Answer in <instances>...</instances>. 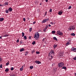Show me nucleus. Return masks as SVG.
<instances>
[{
	"mask_svg": "<svg viewBox=\"0 0 76 76\" xmlns=\"http://www.w3.org/2000/svg\"><path fill=\"white\" fill-rule=\"evenodd\" d=\"M62 13H63V12L61 11H59L58 12V15H62Z\"/></svg>",
	"mask_w": 76,
	"mask_h": 76,
	"instance_id": "12",
	"label": "nucleus"
},
{
	"mask_svg": "<svg viewBox=\"0 0 76 76\" xmlns=\"http://www.w3.org/2000/svg\"><path fill=\"white\" fill-rule=\"evenodd\" d=\"M45 45H44L43 46V47H45Z\"/></svg>",
	"mask_w": 76,
	"mask_h": 76,
	"instance_id": "55",
	"label": "nucleus"
},
{
	"mask_svg": "<svg viewBox=\"0 0 76 76\" xmlns=\"http://www.w3.org/2000/svg\"><path fill=\"white\" fill-rule=\"evenodd\" d=\"M48 25H47L43 29V31H44V32H45V31H46V30H47V29L48 28Z\"/></svg>",
	"mask_w": 76,
	"mask_h": 76,
	"instance_id": "9",
	"label": "nucleus"
},
{
	"mask_svg": "<svg viewBox=\"0 0 76 76\" xmlns=\"http://www.w3.org/2000/svg\"><path fill=\"white\" fill-rule=\"evenodd\" d=\"M54 50H52L50 51V53H49V57L50 60L53 58V56H54Z\"/></svg>",
	"mask_w": 76,
	"mask_h": 76,
	"instance_id": "1",
	"label": "nucleus"
},
{
	"mask_svg": "<svg viewBox=\"0 0 76 76\" xmlns=\"http://www.w3.org/2000/svg\"><path fill=\"white\" fill-rule=\"evenodd\" d=\"M2 38V37H1H1H0V39H1Z\"/></svg>",
	"mask_w": 76,
	"mask_h": 76,
	"instance_id": "52",
	"label": "nucleus"
},
{
	"mask_svg": "<svg viewBox=\"0 0 76 76\" xmlns=\"http://www.w3.org/2000/svg\"><path fill=\"white\" fill-rule=\"evenodd\" d=\"M34 38L36 40L38 39V38H39V33H38V32L36 33L35 34Z\"/></svg>",
	"mask_w": 76,
	"mask_h": 76,
	"instance_id": "2",
	"label": "nucleus"
},
{
	"mask_svg": "<svg viewBox=\"0 0 76 76\" xmlns=\"http://www.w3.org/2000/svg\"><path fill=\"white\" fill-rule=\"evenodd\" d=\"M23 42H22V40H21L20 41V44H22Z\"/></svg>",
	"mask_w": 76,
	"mask_h": 76,
	"instance_id": "39",
	"label": "nucleus"
},
{
	"mask_svg": "<svg viewBox=\"0 0 76 76\" xmlns=\"http://www.w3.org/2000/svg\"><path fill=\"white\" fill-rule=\"evenodd\" d=\"M72 36H75V34L74 33H72L71 34Z\"/></svg>",
	"mask_w": 76,
	"mask_h": 76,
	"instance_id": "21",
	"label": "nucleus"
},
{
	"mask_svg": "<svg viewBox=\"0 0 76 76\" xmlns=\"http://www.w3.org/2000/svg\"><path fill=\"white\" fill-rule=\"evenodd\" d=\"M52 12V9H50V10L49 12Z\"/></svg>",
	"mask_w": 76,
	"mask_h": 76,
	"instance_id": "36",
	"label": "nucleus"
},
{
	"mask_svg": "<svg viewBox=\"0 0 76 76\" xmlns=\"http://www.w3.org/2000/svg\"><path fill=\"white\" fill-rule=\"evenodd\" d=\"M2 64H1L0 65V67L1 68H2V67H3L2 66Z\"/></svg>",
	"mask_w": 76,
	"mask_h": 76,
	"instance_id": "41",
	"label": "nucleus"
},
{
	"mask_svg": "<svg viewBox=\"0 0 76 76\" xmlns=\"http://www.w3.org/2000/svg\"><path fill=\"white\" fill-rule=\"evenodd\" d=\"M42 3H40V5H42Z\"/></svg>",
	"mask_w": 76,
	"mask_h": 76,
	"instance_id": "53",
	"label": "nucleus"
},
{
	"mask_svg": "<svg viewBox=\"0 0 76 76\" xmlns=\"http://www.w3.org/2000/svg\"><path fill=\"white\" fill-rule=\"evenodd\" d=\"M34 52H35V50L34 49L32 51H31V53L32 54H33V53H34Z\"/></svg>",
	"mask_w": 76,
	"mask_h": 76,
	"instance_id": "31",
	"label": "nucleus"
},
{
	"mask_svg": "<svg viewBox=\"0 0 76 76\" xmlns=\"http://www.w3.org/2000/svg\"><path fill=\"white\" fill-rule=\"evenodd\" d=\"M3 5H2L0 4V7H3Z\"/></svg>",
	"mask_w": 76,
	"mask_h": 76,
	"instance_id": "45",
	"label": "nucleus"
},
{
	"mask_svg": "<svg viewBox=\"0 0 76 76\" xmlns=\"http://www.w3.org/2000/svg\"><path fill=\"white\" fill-rule=\"evenodd\" d=\"M75 76H76V73H75Z\"/></svg>",
	"mask_w": 76,
	"mask_h": 76,
	"instance_id": "54",
	"label": "nucleus"
},
{
	"mask_svg": "<svg viewBox=\"0 0 76 76\" xmlns=\"http://www.w3.org/2000/svg\"><path fill=\"white\" fill-rule=\"evenodd\" d=\"M49 20V18H47L46 19H44L42 21V23H45L47 21H48Z\"/></svg>",
	"mask_w": 76,
	"mask_h": 76,
	"instance_id": "5",
	"label": "nucleus"
},
{
	"mask_svg": "<svg viewBox=\"0 0 76 76\" xmlns=\"http://www.w3.org/2000/svg\"><path fill=\"white\" fill-rule=\"evenodd\" d=\"M75 27L74 26H71L68 28V30L69 31H71V30H75Z\"/></svg>",
	"mask_w": 76,
	"mask_h": 76,
	"instance_id": "4",
	"label": "nucleus"
},
{
	"mask_svg": "<svg viewBox=\"0 0 76 76\" xmlns=\"http://www.w3.org/2000/svg\"><path fill=\"white\" fill-rule=\"evenodd\" d=\"M28 52H26L25 53V56H27V55H28Z\"/></svg>",
	"mask_w": 76,
	"mask_h": 76,
	"instance_id": "27",
	"label": "nucleus"
},
{
	"mask_svg": "<svg viewBox=\"0 0 76 76\" xmlns=\"http://www.w3.org/2000/svg\"><path fill=\"white\" fill-rule=\"evenodd\" d=\"M20 52H22V51H25V49H24V48H23L20 49Z\"/></svg>",
	"mask_w": 76,
	"mask_h": 76,
	"instance_id": "11",
	"label": "nucleus"
},
{
	"mask_svg": "<svg viewBox=\"0 0 76 76\" xmlns=\"http://www.w3.org/2000/svg\"><path fill=\"white\" fill-rule=\"evenodd\" d=\"M33 68H34V66H30V69H32Z\"/></svg>",
	"mask_w": 76,
	"mask_h": 76,
	"instance_id": "29",
	"label": "nucleus"
},
{
	"mask_svg": "<svg viewBox=\"0 0 76 76\" xmlns=\"http://www.w3.org/2000/svg\"><path fill=\"white\" fill-rule=\"evenodd\" d=\"M28 39H31V36H29V37Z\"/></svg>",
	"mask_w": 76,
	"mask_h": 76,
	"instance_id": "37",
	"label": "nucleus"
},
{
	"mask_svg": "<svg viewBox=\"0 0 76 76\" xmlns=\"http://www.w3.org/2000/svg\"><path fill=\"white\" fill-rule=\"evenodd\" d=\"M71 50L72 51H74V52H76V48L73 47L72 48Z\"/></svg>",
	"mask_w": 76,
	"mask_h": 76,
	"instance_id": "8",
	"label": "nucleus"
},
{
	"mask_svg": "<svg viewBox=\"0 0 76 76\" xmlns=\"http://www.w3.org/2000/svg\"><path fill=\"white\" fill-rule=\"evenodd\" d=\"M11 70L13 71V70H14V68L13 67H12L10 69Z\"/></svg>",
	"mask_w": 76,
	"mask_h": 76,
	"instance_id": "30",
	"label": "nucleus"
},
{
	"mask_svg": "<svg viewBox=\"0 0 76 76\" xmlns=\"http://www.w3.org/2000/svg\"><path fill=\"white\" fill-rule=\"evenodd\" d=\"M2 61V59H1V58L0 57V62Z\"/></svg>",
	"mask_w": 76,
	"mask_h": 76,
	"instance_id": "43",
	"label": "nucleus"
},
{
	"mask_svg": "<svg viewBox=\"0 0 76 76\" xmlns=\"http://www.w3.org/2000/svg\"><path fill=\"white\" fill-rule=\"evenodd\" d=\"M8 4H8V2H5L4 4V5L5 6H7V5H8Z\"/></svg>",
	"mask_w": 76,
	"mask_h": 76,
	"instance_id": "18",
	"label": "nucleus"
},
{
	"mask_svg": "<svg viewBox=\"0 0 76 76\" xmlns=\"http://www.w3.org/2000/svg\"><path fill=\"white\" fill-rule=\"evenodd\" d=\"M9 36V35L7 34H5L4 36H3V37H8Z\"/></svg>",
	"mask_w": 76,
	"mask_h": 76,
	"instance_id": "23",
	"label": "nucleus"
},
{
	"mask_svg": "<svg viewBox=\"0 0 76 76\" xmlns=\"http://www.w3.org/2000/svg\"><path fill=\"white\" fill-rule=\"evenodd\" d=\"M4 20V18H0V22H2Z\"/></svg>",
	"mask_w": 76,
	"mask_h": 76,
	"instance_id": "13",
	"label": "nucleus"
},
{
	"mask_svg": "<svg viewBox=\"0 0 76 76\" xmlns=\"http://www.w3.org/2000/svg\"><path fill=\"white\" fill-rule=\"evenodd\" d=\"M50 23L51 24H52V25H53V22H51Z\"/></svg>",
	"mask_w": 76,
	"mask_h": 76,
	"instance_id": "47",
	"label": "nucleus"
},
{
	"mask_svg": "<svg viewBox=\"0 0 76 76\" xmlns=\"http://www.w3.org/2000/svg\"><path fill=\"white\" fill-rule=\"evenodd\" d=\"M52 33L53 34H56V31H52Z\"/></svg>",
	"mask_w": 76,
	"mask_h": 76,
	"instance_id": "26",
	"label": "nucleus"
},
{
	"mask_svg": "<svg viewBox=\"0 0 76 76\" xmlns=\"http://www.w3.org/2000/svg\"><path fill=\"white\" fill-rule=\"evenodd\" d=\"M36 23V22L35 21H34L33 23V24H35Z\"/></svg>",
	"mask_w": 76,
	"mask_h": 76,
	"instance_id": "46",
	"label": "nucleus"
},
{
	"mask_svg": "<svg viewBox=\"0 0 76 76\" xmlns=\"http://www.w3.org/2000/svg\"><path fill=\"white\" fill-rule=\"evenodd\" d=\"M57 47V45L54 44L53 46L54 49H55L56 48V47Z\"/></svg>",
	"mask_w": 76,
	"mask_h": 76,
	"instance_id": "14",
	"label": "nucleus"
},
{
	"mask_svg": "<svg viewBox=\"0 0 76 76\" xmlns=\"http://www.w3.org/2000/svg\"><path fill=\"white\" fill-rule=\"evenodd\" d=\"M36 42H35V41H34L32 42V44L33 45H35V43Z\"/></svg>",
	"mask_w": 76,
	"mask_h": 76,
	"instance_id": "22",
	"label": "nucleus"
},
{
	"mask_svg": "<svg viewBox=\"0 0 76 76\" xmlns=\"http://www.w3.org/2000/svg\"><path fill=\"white\" fill-rule=\"evenodd\" d=\"M24 39H27V37H26V36L24 37Z\"/></svg>",
	"mask_w": 76,
	"mask_h": 76,
	"instance_id": "28",
	"label": "nucleus"
},
{
	"mask_svg": "<svg viewBox=\"0 0 76 76\" xmlns=\"http://www.w3.org/2000/svg\"><path fill=\"white\" fill-rule=\"evenodd\" d=\"M23 66H22V67L20 68V70L21 71H22L23 70Z\"/></svg>",
	"mask_w": 76,
	"mask_h": 76,
	"instance_id": "17",
	"label": "nucleus"
},
{
	"mask_svg": "<svg viewBox=\"0 0 76 76\" xmlns=\"http://www.w3.org/2000/svg\"><path fill=\"white\" fill-rule=\"evenodd\" d=\"M35 63H36V64H41V62L39 61H35Z\"/></svg>",
	"mask_w": 76,
	"mask_h": 76,
	"instance_id": "7",
	"label": "nucleus"
},
{
	"mask_svg": "<svg viewBox=\"0 0 76 76\" xmlns=\"http://www.w3.org/2000/svg\"><path fill=\"white\" fill-rule=\"evenodd\" d=\"M27 19H28V20H29V19H30L28 17V18H27Z\"/></svg>",
	"mask_w": 76,
	"mask_h": 76,
	"instance_id": "49",
	"label": "nucleus"
},
{
	"mask_svg": "<svg viewBox=\"0 0 76 76\" xmlns=\"http://www.w3.org/2000/svg\"><path fill=\"white\" fill-rule=\"evenodd\" d=\"M22 37H23L24 36V35H25V33H23V32H22Z\"/></svg>",
	"mask_w": 76,
	"mask_h": 76,
	"instance_id": "25",
	"label": "nucleus"
},
{
	"mask_svg": "<svg viewBox=\"0 0 76 76\" xmlns=\"http://www.w3.org/2000/svg\"><path fill=\"white\" fill-rule=\"evenodd\" d=\"M47 12H46L45 14V15H47Z\"/></svg>",
	"mask_w": 76,
	"mask_h": 76,
	"instance_id": "40",
	"label": "nucleus"
},
{
	"mask_svg": "<svg viewBox=\"0 0 76 76\" xmlns=\"http://www.w3.org/2000/svg\"><path fill=\"white\" fill-rule=\"evenodd\" d=\"M36 53L37 54H39V52H36Z\"/></svg>",
	"mask_w": 76,
	"mask_h": 76,
	"instance_id": "34",
	"label": "nucleus"
},
{
	"mask_svg": "<svg viewBox=\"0 0 76 76\" xmlns=\"http://www.w3.org/2000/svg\"><path fill=\"white\" fill-rule=\"evenodd\" d=\"M32 28H30L29 29V32H31V31H32Z\"/></svg>",
	"mask_w": 76,
	"mask_h": 76,
	"instance_id": "24",
	"label": "nucleus"
},
{
	"mask_svg": "<svg viewBox=\"0 0 76 76\" xmlns=\"http://www.w3.org/2000/svg\"><path fill=\"white\" fill-rule=\"evenodd\" d=\"M57 34L59 35H63V33L61 32L60 31L58 30L57 31Z\"/></svg>",
	"mask_w": 76,
	"mask_h": 76,
	"instance_id": "6",
	"label": "nucleus"
},
{
	"mask_svg": "<svg viewBox=\"0 0 76 76\" xmlns=\"http://www.w3.org/2000/svg\"><path fill=\"white\" fill-rule=\"evenodd\" d=\"M8 10L10 12H12V8L11 7H9L8 9Z\"/></svg>",
	"mask_w": 76,
	"mask_h": 76,
	"instance_id": "10",
	"label": "nucleus"
},
{
	"mask_svg": "<svg viewBox=\"0 0 76 76\" xmlns=\"http://www.w3.org/2000/svg\"><path fill=\"white\" fill-rule=\"evenodd\" d=\"M61 69H64V70H66V69H67V68L66 66H63L62 67Z\"/></svg>",
	"mask_w": 76,
	"mask_h": 76,
	"instance_id": "15",
	"label": "nucleus"
},
{
	"mask_svg": "<svg viewBox=\"0 0 76 76\" xmlns=\"http://www.w3.org/2000/svg\"><path fill=\"white\" fill-rule=\"evenodd\" d=\"M53 39H54V40H56V41H57L58 40L57 39V38H56V37H53Z\"/></svg>",
	"mask_w": 76,
	"mask_h": 76,
	"instance_id": "20",
	"label": "nucleus"
},
{
	"mask_svg": "<svg viewBox=\"0 0 76 76\" xmlns=\"http://www.w3.org/2000/svg\"><path fill=\"white\" fill-rule=\"evenodd\" d=\"M5 12L6 13H9V11H8V10H6Z\"/></svg>",
	"mask_w": 76,
	"mask_h": 76,
	"instance_id": "33",
	"label": "nucleus"
},
{
	"mask_svg": "<svg viewBox=\"0 0 76 76\" xmlns=\"http://www.w3.org/2000/svg\"><path fill=\"white\" fill-rule=\"evenodd\" d=\"M19 42V39H17V42Z\"/></svg>",
	"mask_w": 76,
	"mask_h": 76,
	"instance_id": "42",
	"label": "nucleus"
},
{
	"mask_svg": "<svg viewBox=\"0 0 76 76\" xmlns=\"http://www.w3.org/2000/svg\"><path fill=\"white\" fill-rule=\"evenodd\" d=\"M64 63L63 62H59L58 64V66L59 68H61L64 66Z\"/></svg>",
	"mask_w": 76,
	"mask_h": 76,
	"instance_id": "3",
	"label": "nucleus"
},
{
	"mask_svg": "<svg viewBox=\"0 0 76 76\" xmlns=\"http://www.w3.org/2000/svg\"><path fill=\"white\" fill-rule=\"evenodd\" d=\"M71 8H72V7L71 6H70L69 8H68V9H71Z\"/></svg>",
	"mask_w": 76,
	"mask_h": 76,
	"instance_id": "35",
	"label": "nucleus"
},
{
	"mask_svg": "<svg viewBox=\"0 0 76 76\" xmlns=\"http://www.w3.org/2000/svg\"><path fill=\"white\" fill-rule=\"evenodd\" d=\"M9 64V62H7V63H6V66H8Z\"/></svg>",
	"mask_w": 76,
	"mask_h": 76,
	"instance_id": "32",
	"label": "nucleus"
},
{
	"mask_svg": "<svg viewBox=\"0 0 76 76\" xmlns=\"http://www.w3.org/2000/svg\"><path fill=\"white\" fill-rule=\"evenodd\" d=\"M23 20L24 22H25V20H26V19H25V18H23Z\"/></svg>",
	"mask_w": 76,
	"mask_h": 76,
	"instance_id": "38",
	"label": "nucleus"
},
{
	"mask_svg": "<svg viewBox=\"0 0 76 76\" xmlns=\"http://www.w3.org/2000/svg\"><path fill=\"white\" fill-rule=\"evenodd\" d=\"M9 69L8 68H6L5 71V72H9Z\"/></svg>",
	"mask_w": 76,
	"mask_h": 76,
	"instance_id": "19",
	"label": "nucleus"
},
{
	"mask_svg": "<svg viewBox=\"0 0 76 76\" xmlns=\"http://www.w3.org/2000/svg\"><path fill=\"white\" fill-rule=\"evenodd\" d=\"M48 26H49V27H51V25H50V24H49L48 25Z\"/></svg>",
	"mask_w": 76,
	"mask_h": 76,
	"instance_id": "48",
	"label": "nucleus"
},
{
	"mask_svg": "<svg viewBox=\"0 0 76 76\" xmlns=\"http://www.w3.org/2000/svg\"><path fill=\"white\" fill-rule=\"evenodd\" d=\"M48 0H46L45 1H46V2H47L48 1Z\"/></svg>",
	"mask_w": 76,
	"mask_h": 76,
	"instance_id": "51",
	"label": "nucleus"
},
{
	"mask_svg": "<svg viewBox=\"0 0 76 76\" xmlns=\"http://www.w3.org/2000/svg\"><path fill=\"white\" fill-rule=\"evenodd\" d=\"M55 63H53L52 64V66H55Z\"/></svg>",
	"mask_w": 76,
	"mask_h": 76,
	"instance_id": "44",
	"label": "nucleus"
},
{
	"mask_svg": "<svg viewBox=\"0 0 76 76\" xmlns=\"http://www.w3.org/2000/svg\"><path fill=\"white\" fill-rule=\"evenodd\" d=\"M71 43L70 42H67L66 44L65 45L66 46H68V45L70 44Z\"/></svg>",
	"mask_w": 76,
	"mask_h": 76,
	"instance_id": "16",
	"label": "nucleus"
},
{
	"mask_svg": "<svg viewBox=\"0 0 76 76\" xmlns=\"http://www.w3.org/2000/svg\"><path fill=\"white\" fill-rule=\"evenodd\" d=\"M44 41V38L42 40V41Z\"/></svg>",
	"mask_w": 76,
	"mask_h": 76,
	"instance_id": "50",
	"label": "nucleus"
}]
</instances>
